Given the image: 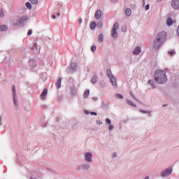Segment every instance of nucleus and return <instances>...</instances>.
Wrapping results in <instances>:
<instances>
[{
	"label": "nucleus",
	"instance_id": "nucleus-11",
	"mask_svg": "<svg viewBox=\"0 0 179 179\" xmlns=\"http://www.w3.org/2000/svg\"><path fill=\"white\" fill-rule=\"evenodd\" d=\"M47 93H48L47 89L43 90L41 95L42 100H45V97H47Z\"/></svg>",
	"mask_w": 179,
	"mask_h": 179
},
{
	"label": "nucleus",
	"instance_id": "nucleus-25",
	"mask_svg": "<svg viewBox=\"0 0 179 179\" xmlns=\"http://www.w3.org/2000/svg\"><path fill=\"white\" fill-rule=\"evenodd\" d=\"M148 83H150V85H152V89H155V88H156V86H155V85H153V80H150L148 81Z\"/></svg>",
	"mask_w": 179,
	"mask_h": 179
},
{
	"label": "nucleus",
	"instance_id": "nucleus-45",
	"mask_svg": "<svg viewBox=\"0 0 179 179\" xmlns=\"http://www.w3.org/2000/svg\"><path fill=\"white\" fill-rule=\"evenodd\" d=\"M143 5H145V0H143Z\"/></svg>",
	"mask_w": 179,
	"mask_h": 179
},
{
	"label": "nucleus",
	"instance_id": "nucleus-26",
	"mask_svg": "<svg viewBox=\"0 0 179 179\" xmlns=\"http://www.w3.org/2000/svg\"><path fill=\"white\" fill-rule=\"evenodd\" d=\"M26 6L28 9H31V3L30 2L26 3Z\"/></svg>",
	"mask_w": 179,
	"mask_h": 179
},
{
	"label": "nucleus",
	"instance_id": "nucleus-21",
	"mask_svg": "<svg viewBox=\"0 0 179 179\" xmlns=\"http://www.w3.org/2000/svg\"><path fill=\"white\" fill-rule=\"evenodd\" d=\"M125 13L127 16H131V15H132V11L131 10V9L127 8L125 11Z\"/></svg>",
	"mask_w": 179,
	"mask_h": 179
},
{
	"label": "nucleus",
	"instance_id": "nucleus-34",
	"mask_svg": "<svg viewBox=\"0 0 179 179\" xmlns=\"http://www.w3.org/2000/svg\"><path fill=\"white\" fill-rule=\"evenodd\" d=\"M91 50H92V52H94V51H96V46H95V45H93V46L92 47Z\"/></svg>",
	"mask_w": 179,
	"mask_h": 179
},
{
	"label": "nucleus",
	"instance_id": "nucleus-16",
	"mask_svg": "<svg viewBox=\"0 0 179 179\" xmlns=\"http://www.w3.org/2000/svg\"><path fill=\"white\" fill-rule=\"evenodd\" d=\"M6 30H8V27L6 25H0V31H6Z\"/></svg>",
	"mask_w": 179,
	"mask_h": 179
},
{
	"label": "nucleus",
	"instance_id": "nucleus-38",
	"mask_svg": "<svg viewBox=\"0 0 179 179\" xmlns=\"http://www.w3.org/2000/svg\"><path fill=\"white\" fill-rule=\"evenodd\" d=\"M149 8H150L149 4H147V5L145 6V10H149Z\"/></svg>",
	"mask_w": 179,
	"mask_h": 179
},
{
	"label": "nucleus",
	"instance_id": "nucleus-28",
	"mask_svg": "<svg viewBox=\"0 0 179 179\" xmlns=\"http://www.w3.org/2000/svg\"><path fill=\"white\" fill-rule=\"evenodd\" d=\"M31 3H34V5H37L38 3V1L37 0H29Z\"/></svg>",
	"mask_w": 179,
	"mask_h": 179
},
{
	"label": "nucleus",
	"instance_id": "nucleus-39",
	"mask_svg": "<svg viewBox=\"0 0 179 179\" xmlns=\"http://www.w3.org/2000/svg\"><path fill=\"white\" fill-rule=\"evenodd\" d=\"M92 115H97V113L96 112H92Z\"/></svg>",
	"mask_w": 179,
	"mask_h": 179
},
{
	"label": "nucleus",
	"instance_id": "nucleus-33",
	"mask_svg": "<svg viewBox=\"0 0 179 179\" xmlns=\"http://www.w3.org/2000/svg\"><path fill=\"white\" fill-rule=\"evenodd\" d=\"M106 124H108V125H110V124H111V120L110 119H108V118H107L106 120Z\"/></svg>",
	"mask_w": 179,
	"mask_h": 179
},
{
	"label": "nucleus",
	"instance_id": "nucleus-20",
	"mask_svg": "<svg viewBox=\"0 0 179 179\" xmlns=\"http://www.w3.org/2000/svg\"><path fill=\"white\" fill-rule=\"evenodd\" d=\"M96 24L95 22H91V24H90L91 30H94V29H96Z\"/></svg>",
	"mask_w": 179,
	"mask_h": 179
},
{
	"label": "nucleus",
	"instance_id": "nucleus-13",
	"mask_svg": "<svg viewBox=\"0 0 179 179\" xmlns=\"http://www.w3.org/2000/svg\"><path fill=\"white\" fill-rule=\"evenodd\" d=\"M62 82V78H59L56 84V86L57 87V89H60L61 88V83Z\"/></svg>",
	"mask_w": 179,
	"mask_h": 179
},
{
	"label": "nucleus",
	"instance_id": "nucleus-6",
	"mask_svg": "<svg viewBox=\"0 0 179 179\" xmlns=\"http://www.w3.org/2000/svg\"><path fill=\"white\" fill-rule=\"evenodd\" d=\"M171 173H173V168L170 167L163 171L161 173V176L162 177H169Z\"/></svg>",
	"mask_w": 179,
	"mask_h": 179
},
{
	"label": "nucleus",
	"instance_id": "nucleus-46",
	"mask_svg": "<svg viewBox=\"0 0 179 179\" xmlns=\"http://www.w3.org/2000/svg\"><path fill=\"white\" fill-rule=\"evenodd\" d=\"M158 1V2H162V0H157Z\"/></svg>",
	"mask_w": 179,
	"mask_h": 179
},
{
	"label": "nucleus",
	"instance_id": "nucleus-3",
	"mask_svg": "<svg viewBox=\"0 0 179 179\" xmlns=\"http://www.w3.org/2000/svg\"><path fill=\"white\" fill-rule=\"evenodd\" d=\"M106 73H107V76H108L113 86L117 87V80L115 79V78H114L113 76V73H111V70L107 69Z\"/></svg>",
	"mask_w": 179,
	"mask_h": 179
},
{
	"label": "nucleus",
	"instance_id": "nucleus-7",
	"mask_svg": "<svg viewBox=\"0 0 179 179\" xmlns=\"http://www.w3.org/2000/svg\"><path fill=\"white\" fill-rule=\"evenodd\" d=\"M12 90H13V92L14 104H15V106H17V101H16V87H15V85L12 86Z\"/></svg>",
	"mask_w": 179,
	"mask_h": 179
},
{
	"label": "nucleus",
	"instance_id": "nucleus-8",
	"mask_svg": "<svg viewBox=\"0 0 179 179\" xmlns=\"http://www.w3.org/2000/svg\"><path fill=\"white\" fill-rule=\"evenodd\" d=\"M92 155L91 153L87 152L85 154V160L86 162H88L89 163H92Z\"/></svg>",
	"mask_w": 179,
	"mask_h": 179
},
{
	"label": "nucleus",
	"instance_id": "nucleus-29",
	"mask_svg": "<svg viewBox=\"0 0 179 179\" xmlns=\"http://www.w3.org/2000/svg\"><path fill=\"white\" fill-rule=\"evenodd\" d=\"M130 94H131V97L133 99H134V100H136V101H139L138 99H136V98L135 97V95H134V94H132L131 92H130Z\"/></svg>",
	"mask_w": 179,
	"mask_h": 179
},
{
	"label": "nucleus",
	"instance_id": "nucleus-43",
	"mask_svg": "<svg viewBox=\"0 0 179 179\" xmlns=\"http://www.w3.org/2000/svg\"><path fill=\"white\" fill-rule=\"evenodd\" d=\"M57 15L58 17L61 16V13H58Z\"/></svg>",
	"mask_w": 179,
	"mask_h": 179
},
{
	"label": "nucleus",
	"instance_id": "nucleus-44",
	"mask_svg": "<svg viewBox=\"0 0 179 179\" xmlns=\"http://www.w3.org/2000/svg\"><path fill=\"white\" fill-rule=\"evenodd\" d=\"M52 19H55V15H52Z\"/></svg>",
	"mask_w": 179,
	"mask_h": 179
},
{
	"label": "nucleus",
	"instance_id": "nucleus-9",
	"mask_svg": "<svg viewBox=\"0 0 179 179\" xmlns=\"http://www.w3.org/2000/svg\"><path fill=\"white\" fill-rule=\"evenodd\" d=\"M172 6L174 9L179 8V0H173L172 1Z\"/></svg>",
	"mask_w": 179,
	"mask_h": 179
},
{
	"label": "nucleus",
	"instance_id": "nucleus-15",
	"mask_svg": "<svg viewBox=\"0 0 179 179\" xmlns=\"http://www.w3.org/2000/svg\"><path fill=\"white\" fill-rule=\"evenodd\" d=\"M26 20H27V16H24V17H21L20 19V24H23V23H24V22H26Z\"/></svg>",
	"mask_w": 179,
	"mask_h": 179
},
{
	"label": "nucleus",
	"instance_id": "nucleus-22",
	"mask_svg": "<svg viewBox=\"0 0 179 179\" xmlns=\"http://www.w3.org/2000/svg\"><path fill=\"white\" fill-rule=\"evenodd\" d=\"M168 54H169V55H171V57H174V55H176V51H174V50H169L168 52Z\"/></svg>",
	"mask_w": 179,
	"mask_h": 179
},
{
	"label": "nucleus",
	"instance_id": "nucleus-40",
	"mask_svg": "<svg viewBox=\"0 0 179 179\" xmlns=\"http://www.w3.org/2000/svg\"><path fill=\"white\" fill-rule=\"evenodd\" d=\"M78 22H79L80 24L82 23V22H83L82 18L78 19Z\"/></svg>",
	"mask_w": 179,
	"mask_h": 179
},
{
	"label": "nucleus",
	"instance_id": "nucleus-32",
	"mask_svg": "<svg viewBox=\"0 0 179 179\" xmlns=\"http://www.w3.org/2000/svg\"><path fill=\"white\" fill-rule=\"evenodd\" d=\"M96 124H97L98 125H103V122H102L101 120H97V121H96Z\"/></svg>",
	"mask_w": 179,
	"mask_h": 179
},
{
	"label": "nucleus",
	"instance_id": "nucleus-24",
	"mask_svg": "<svg viewBox=\"0 0 179 179\" xmlns=\"http://www.w3.org/2000/svg\"><path fill=\"white\" fill-rule=\"evenodd\" d=\"M92 83H97V77L94 76L92 80H91Z\"/></svg>",
	"mask_w": 179,
	"mask_h": 179
},
{
	"label": "nucleus",
	"instance_id": "nucleus-10",
	"mask_svg": "<svg viewBox=\"0 0 179 179\" xmlns=\"http://www.w3.org/2000/svg\"><path fill=\"white\" fill-rule=\"evenodd\" d=\"M140 53H141V47L139 46L136 47L133 51V54L134 55H139Z\"/></svg>",
	"mask_w": 179,
	"mask_h": 179
},
{
	"label": "nucleus",
	"instance_id": "nucleus-14",
	"mask_svg": "<svg viewBox=\"0 0 179 179\" xmlns=\"http://www.w3.org/2000/svg\"><path fill=\"white\" fill-rule=\"evenodd\" d=\"M173 23H174V20H173V19H171V18L167 19V21H166L167 26H171V24H173Z\"/></svg>",
	"mask_w": 179,
	"mask_h": 179
},
{
	"label": "nucleus",
	"instance_id": "nucleus-30",
	"mask_svg": "<svg viewBox=\"0 0 179 179\" xmlns=\"http://www.w3.org/2000/svg\"><path fill=\"white\" fill-rule=\"evenodd\" d=\"M127 26L126 25H124L122 27V31H123L124 32L127 31Z\"/></svg>",
	"mask_w": 179,
	"mask_h": 179
},
{
	"label": "nucleus",
	"instance_id": "nucleus-23",
	"mask_svg": "<svg viewBox=\"0 0 179 179\" xmlns=\"http://www.w3.org/2000/svg\"><path fill=\"white\" fill-rule=\"evenodd\" d=\"M96 27H98V29H101V27H103V23L99 22L96 24Z\"/></svg>",
	"mask_w": 179,
	"mask_h": 179
},
{
	"label": "nucleus",
	"instance_id": "nucleus-47",
	"mask_svg": "<svg viewBox=\"0 0 179 179\" xmlns=\"http://www.w3.org/2000/svg\"><path fill=\"white\" fill-rule=\"evenodd\" d=\"M0 122H1V117H0Z\"/></svg>",
	"mask_w": 179,
	"mask_h": 179
},
{
	"label": "nucleus",
	"instance_id": "nucleus-35",
	"mask_svg": "<svg viewBox=\"0 0 179 179\" xmlns=\"http://www.w3.org/2000/svg\"><path fill=\"white\" fill-rule=\"evenodd\" d=\"M109 131H112V129H114V126L113 125H110L108 127Z\"/></svg>",
	"mask_w": 179,
	"mask_h": 179
},
{
	"label": "nucleus",
	"instance_id": "nucleus-2",
	"mask_svg": "<svg viewBox=\"0 0 179 179\" xmlns=\"http://www.w3.org/2000/svg\"><path fill=\"white\" fill-rule=\"evenodd\" d=\"M155 38L162 43H164V41H166V38H167V32L164 31L159 32Z\"/></svg>",
	"mask_w": 179,
	"mask_h": 179
},
{
	"label": "nucleus",
	"instance_id": "nucleus-12",
	"mask_svg": "<svg viewBox=\"0 0 179 179\" xmlns=\"http://www.w3.org/2000/svg\"><path fill=\"white\" fill-rule=\"evenodd\" d=\"M101 17V10H98L95 13V18L100 19Z\"/></svg>",
	"mask_w": 179,
	"mask_h": 179
},
{
	"label": "nucleus",
	"instance_id": "nucleus-31",
	"mask_svg": "<svg viewBox=\"0 0 179 179\" xmlns=\"http://www.w3.org/2000/svg\"><path fill=\"white\" fill-rule=\"evenodd\" d=\"M32 34H33V30L29 29L28 33H27L28 36H31Z\"/></svg>",
	"mask_w": 179,
	"mask_h": 179
},
{
	"label": "nucleus",
	"instance_id": "nucleus-5",
	"mask_svg": "<svg viewBox=\"0 0 179 179\" xmlns=\"http://www.w3.org/2000/svg\"><path fill=\"white\" fill-rule=\"evenodd\" d=\"M162 45H163V42L160 41L159 40L157 39V38H155L153 43V49L159 50Z\"/></svg>",
	"mask_w": 179,
	"mask_h": 179
},
{
	"label": "nucleus",
	"instance_id": "nucleus-1",
	"mask_svg": "<svg viewBox=\"0 0 179 179\" xmlns=\"http://www.w3.org/2000/svg\"><path fill=\"white\" fill-rule=\"evenodd\" d=\"M154 78L157 83H166L167 82V76H166V72L158 70L155 73Z\"/></svg>",
	"mask_w": 179,
	"mask_h": 179
},
{
	"label": "nucleus",
	"instance_id": "nucleus-19",
	"mask_svg": "<svg viewBox=\"0 0 179 179\" xmlns=\"http://www.w3.org/2000/svg\"><path fill=\"white\" fill-rule=\"evenodd\" d=\"M103 40H104V38L103 36V34H99V36L98 37L99 43H103Z\"/></svg>",
	"mask_w": 179,
	"mask_h": 179
},
{
	"label": "nucleus",
	"instance_id": "nucleus-37",
	"mask_svg": "<svg viewBox=\"0 0 179 179\" xmlns=\"http://www.w3.org/2000/svg\"><path fill=\"white\" fill-rule=\"evenodd\" d=\"M36 48H37V43H34V48H32V50H36Z\"/></svg>",
	"mask_w": 179,
	"mask_h": 179
},
{
	"label": "nucleus",
	"instance_id": "nucleus-42",
	"mask_svg": "<svg viewBox=\"0 0 179 179\" xmlns=\"http://www.w3.org/2000/svg\"><path fill=\"white\" fill-rule=\"evenodd\" d=\"M113 157H117V154H116V153H114V154L113 155Z\"/></svg>",
	"mask_w": 179,
	"mask_h": 179
},
{
	"label": "nucleus",
	"instance_id": "nucleus-27",
	"mask_svg": "<svg viewBox=\"0 0 179 179\" xmlns=\"http://www.w3.org/2000/svg\"><path fill=\"white\" fill-rule=\"evenodd\" d=\"M115 97L116 99H124V97L122 96V95L120 94H115Z\"/></svg>",
	"mask_w": 179,
	"mask_h": 179
},
{
	"label": "nucleus",
	"instance_id": "nucleus-17",
	"mask_svg": "<svg viewBox=\"0 0 179 179\" xmlns=\"http://www.w3.org/2000/svg\"><path fill=\"white\" fill-rule=\"evenodd\" d=\"M89 94H90V91L89 90H85L84 92V99H87V97H89Z\"/></svg>",
	"mask_w": 179,
	"mask_h": 179
},
{
	"label": "nucleus",
	"instance_id": "nucleus-41",
	"mask_svg": "<svg viewBox=\"0 0 179 179\" xmlns=\"http://www.w3.org/2000/svg\"><path fill=\"white\" fill-rule=\"evenodd\" d=\"M140 111H141V113H148V111L142 110H140Z\"/></svg>",
	"mask_w": 179,
	"mask_h": 179
},
{
	"label": "nucleus",
	"instance_id": "nucleus-36",
	"mask_svg": "<svg viewBox=\"0 0 179 179\" xmlns=\"http://www.w3.org/2000/svg\"><path fill=\"white\" fill-rule=\"evenodd\" d=\"M3 16V11L2 9L0 10V17H2Z\"/></svg>",
	"mask_w": 179,
	"mask_h": 179
},
{
	"label": "nucleus",
	"instance_id": "nucleus-4",
	"mask_svg": "<svg viewBox=\"0 0 179 179\" xmlns=\"http://www.w3.org/2000/svg\"><path fill=\"white\" fill-rule=\"evenodd\" d=\"M120 28V25L117 22L113 24V29H112V37L113 38H117L118 37V32H117V30Z\"/></svg>",
	"mask_w": 179,
	"mask_h": 179
},
{
	"label": "nucleus",
	"instance_id": "nucleus-18",
	"mask_svg": "<svg viewBox=\"0 0 179 179\" xmlns=\"http://www.w3.org/2000/svg\"><path fill=\"white\" fill-rule=\"evenodd\" d=\"M127 104H129V106H131V107H136V105L134 103V102H132L131 100L127 99Z\"/></svg>",
	"mask_w": 179,
	"mask_h": 179
}]
</instances>
